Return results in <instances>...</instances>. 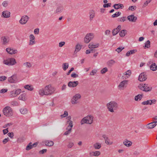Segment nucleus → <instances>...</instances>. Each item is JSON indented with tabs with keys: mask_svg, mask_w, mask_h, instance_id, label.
I'll return each mask as SVG.
<instances>
[{
	"mask_svg": "<svg viewBox=\"0 0 157 157\" xmlns=\"http://www.w3.org/2000/svg\"><path fill=\"white\" fill-rule=\"evenodd\" d=\"M55 91L54 88L50 85L46 86L44 89H40L39 91V94L41 95H48L52 94Z\"/></svg>",
	"mask_w": 157,
	"mask_h": 157,
	"instance_id": "obj_1",
	"label": "nucleus"
},
{
	"mask_svg": "<svg viewBox=\"0 0 157 157\" xmlns=\"http://www.w3.org/2000/svg\"><path fill=\"white\" fill-rule=\"evenodd\" d=\"M3 113L6 116L9 117L13 116V111L10 107L7 106L3 109Z\"/></svg>",
	"mask_w": 157,
	"mask_h": 157,
	"instance_id": "obj_2",
	"label": "nucleus"
},
{
	"mask_svg": "<svg viewBox=\"0 0 157 157\" xmlns=\"http://www.w3.org/2000/svg\"><path fill=\"white\" fill-rule=\"evenodd\" d=\"M93 117L91 115L84 117L81 121V124H83L85 123L91 124L93 123Z\"/></svg>",
	"mask_w": 157,
	"mask_h": 157,
	"instance_id": "obj_3",
	"label": "nucleus"
},
{
	"mask_svg": "<svg viewBox=\"0 0 157 157\" xmlns=\"http://www.w3.org/2000/svg\"><path fill=\"white\" fill-rule=\"evenodd\" d=\"M107 106L109 111L113 112L118 107L117 104L114 101H111L107 104Z\"/></svg>",
	"mask_w": 157,
	"mask_h": 157,
	"instance_id": "obj_4",
	"label": "nucleus"
},
{
	"mask_svg": "<svg viewBox=\"0 0 157 157\" xmlns=\"http://www.w3.org/2000/svg\"><path fill=\"white\" fill-rule=\"evenodd\" d=\"M139 87L141 90L145 92L150 91L152 89V87L149 86L148 84H140Z\"/></svg>",
	"mask_w": 157,
	"mask_h": 157,
	"instance_id": "obj_5",
	"label": "nucleus"
},
{
	"mask_svg": "<svg viewBox=\"0 0 157 157\" xmlns=\"http://www.w3.org/2000/svg\"><path fill=\"white\" fill-rule=\"evenodd\" d=\"M3 63L8 65H13L16 63L15 59L13 58H8L3 61Z\"/></svg>",
	"mask_w": 157,
	"mask_h": 157,
	"instance_id": "obj_6",
	"label": "nucleus"
},
{
	"mask_svg": "<svg viewBox=\"0 0 157 157\" xmlns=\"http://www.w3.org/2000/svg\"><path fill=\"white\" fill-rule=\"evenodd\" d=\"M93 34L90 33L87 34L84 38V41L86 43H88L93 38Z\"/></svg>",
	"mask_w": 157,
	"mask_h": 157,
	"instance_id": "obj_7",
	"label": "nucleus"
},
{
	"mask_svg": "<svg viewBox=\"0 0 157 157\" xmlns=\"http://www.w3.org/2000/svg\"><path fill=\"white\" fill-rule=\"evenodd\" d=\"M9 82L11 83H16L18 82V79L16 75H12L8 78Z\"/></svg>",
	"mask_w": 157,
	"mask_h": 157,
	"instance_id": "obj_8",
	"label": "nucleus"
},
{
	"mask_svg": "<svg viewBox=\"0 0 157 157\" xmlns=\"http://www.w3.org/2000/svg\"><path fill=\"white\" fill-rule=\"evenodd\" d=\"M147 75L145 72H143L141 73L139 76L138 80L140 81H145L147 78Z\"/></svg>",
	"mask_w": 157,
	"mask_h": 157,
	"instance_id": "obj_9",
	"label": "nucleus"
},
{
	"mask_svg": "<svg viewBox=\"0 0 157 157\" xmlns=\"http://www.w3.org/2000/svg\"><path fill=\"white\" fill-rule=\"evenodd\" d=\"M29 18V17L27 15L23 16L19 21L20 23L22 25L25 24L26 23Z\"/></svg>",
	"mask_w": 157,
	"mask_h": 157,
	"instance_id": "obj_10",
	"label": "nucleus"
},
{
	"mask_svg": "<svg viewBox=\"0 0 157 157\" xmlns=\"http://www.w3.org/2000/svg\"><path fill=\"white\" fill-rule=\"evenodd\" d=\"M102 137L104 139L105 143L107 144L111 145L113 144V142L111 141L110 139L105 135H102Z\"/></svg>",
	"mask_w": 157,
	"mask_h": 157,
	"instance_id": "obj_11",
	"label": "nucleus"
},
{
	"mask_svg": "<svg viewBox=\"0 0 157 157\" xmlns=\"http://www.w3.org/2000/svg\"><path fill=\"white\" fill-rule=\"evenodd\" d=\"M6 51L8 53L11 55L15 54L17 52V51L16 49L14 50L11 48H7Z\"/></svg>",
	"mask_w": 157,
	"mask_h": 157,
	"instance_id": "obj_12",
	"label": "nucleus"
},
{
	"mask_svg": "<svg viewBox=\"0 0 157 157\" xmlns=\"http://www.w3.org/2000/svg\"><path fill=\"white\" fill-rule=\"evenodd\" d=\"M21 92V90L20 89H17L15 91L13 90L11 92V97H15L16 96L20 94Z\"/></svg>",
	"mask_w": 157,
	"mask_h": 157,
	"instance_id": "obj_13",
	"label": "nucleus"
},
{
	"mask_svg": "<svg viewBox=\"0 0 157 157\" xmlns=\"http://www.w3.org/2000/svg\"><path fill=\"white\" fill-rule=\"evenodd\" d=\"M157 121H154L147 124V128L151 129L154 128L157 125Z\"/></svg>",
	"mask_w": 157,
	"mask_h": 157,
	"instance_id": "obj_14",
	"label": "nucleus"
},
{
	"mask_svg": "<svg viewBox=\"0 0 157 157\" xmlns=\"http://www.w3.org/2000/svg\"><path fill=\"white\" fill-rule=\"evenodd\" d=\"M78 82L77 81H70L68 83V86L69 87H74L77 86L78 84Z\"/></svg>",
	"mask_w": 157,
	"mask_h": 157,
	"instance_id": "obj_15",
	"label": "nucleus"
},
{
	"mask_svg": "<svg viewBox=\"0 0 157 157\" xmlns=\"http://www.w3.org/2000/svg\"><path fill=\"white\" fill-rule=\"evenodd\" d=\"M128 19L130 21L132 22H135L137 19V17L134 16L133 15H131L128 16L127 17Z\"/></svg>",
	"mask_w": 157,
	"mask_h": 157,
	"instance_id": "obj_16",
	"label": "nucleus"
},
{
	"mask_svg": "<svg viewBox=\"0 0 157 157\" xmlns=\"http://www.w3.org/2000/svg\"><path fill=\"white\" fill-rule=\"evenodd\" d=\"M10 13L7 11H4L2 13V17L5 18H8L10 17Z\"/></svg>",
	"mask_w": 157,
	"mask_h": 157,
	"instance_id": "obj_17",
	"label": "nucleus"
},
{
	"mask_svg": "<svg viewBox=\"0 0 157 157\" xmlns=\"http://www.w3.org/2000/svg\"><path fill=\"white\" fill-rule=\"evenodd\" d=\"M44 143L46 146L48 147L52 146L54 144V142L53 141L49 140H45L44 141Z\"/></svg>",
	"mask_w": 157,
	"mask_h": 157,
	"instance_id": "obj_18",
	"label": "nucleus"
},
{
	"mask_svg": "<svg viewBox=\"0 0 157 157\" xmlns=\"http://www.w3.org/2000/svg\"><path fill=\"white\" fill-rule=\"evenodd\" d=\"M1 39L2 42L3 44L5 45L8 43L9 41V39L8 37L3 36L1 37Z\"/></svg>",
	"mask_w": 157,
	"mask_h": 157,
	"instance_id": "obj_19",
	"label": "nucleus"
},
{
	"mask_svg": "<svg viewBox=\"0 0 157 157\" xmlns=\"http://www.w3.org/2000/svg\"><path fill=\"white\" fill-rule=\"evenodd\" d=\"M123 144L126 146L129 147L132 145V143L131 141L126 139L124 141Z\"/></svg>",
	"mask_w": 157,
	"mask_h": 157,
	"instance_id": "obj_20",
	"label": "nucleus"
},
{
	"mask_svg": "<svg viewBox=\"0 0 157 157\" xmlns=\"http://www.w3.org/2000/svg\"><path fill=\"white\" fill-rule=\"evenodd\" d=\"M137 52L136 49H133L130 50L128 51L126 54V56H129L131 54H133Z\"/></svg>",
	"mask_w": 157,
	"mask_h": 157,
	"instance_id": "obj_21",
	"label": "nucleus"
},
{
	"mask_svg": "<svg viewBox=\"0 0 157 157\" xmlns=\"http://www.w3.org/2000/svg\"><path fill=\"white\" fill-rule=\"evenodd\" d=\"M63 10V7L62 6H59L57 7L55 13H61Z\"/></svg>",
	"mask_w": 157,
	"mask_h": 157,
	"instance_id": "obj_22",
	"label": "nucleus"
},
{
	"mask_svg": "<svg viewBox=\"0 0 157 157\" xmlns=\"http://www.w3.org/2000/svg\"><path fill=\"white\" fill-rule=\"evenodd\" d=\"M99 45V44L98 43L96 44H94L93 43H90L88 47L90 48L94 49L95 48H98Z\"/></svg>",
	"mask_w": 157,
	"mask_h": 157,
	"instance_id": "obj_23",
	"label": "nucleus"
},
{
	"mask_svg": "<svg viewBox=\"0 0 157 157\" xmlns=\"http://www.w3.org/2000/svg\"><path fill=\"white\" fill-rule=\"evenodd\" d=\"M128 82L127 80H124L121 82L118 86L119 87H124L125 85L127 84Z\"/></svg>",
	"mask_w": 157,
	"mask_h": 157,
	"instance_id": "obj_24",
	"label": "nucleus"
},
{
	"mask_svg": "<svg viewBox=\"0 0 157 157\" xmlns=\"http://www.w3.org/2000/svg\"><path fill=\"white\" fill-rule=\"evenodd\" d=\"M150 68L152 71H155L157 70V66L156 64L155 63H152L150 66Z\"/></svg>",
	"mask_w": 157,
	"mask_h": 157,
	"instance_id": "obj_25",
	"label": "nucleus"
},
{
	"mask_svg": "<svg viewBox=\"0 0 157 157\" xmlns=\"http://www.w3.org/2000/svg\"><path fill=\"white\" fill-rule=\"evenodd\" d=\"M10 103L11 105L13 106H17L19 105L20 103L18 100H17V101H11Z\"/></svg>",
	"mask_w": 157,
	"mask_h": 157,
	"instance_id": "obj_26",
	"label": "nucleus"
},
{
	"mask_svg": "<svg viewBox=\"0 0 157 157\" xmlns=\"http://www.w3.org/2000/svg\"><path fill=\"white\" fill-rule=\"evenodd\" d=\"M101 154V152L99 151H93L92 152H90V155H92L93 156H98Z\"/></svg>",
	"mask_w": 157,
	"mask_h": 157,
	"instance_id": "obj_27",
	"label": "nucleus"
},
{
	"mask_svg": "<svg viewBox=\"0 0 157 157\" xmlns=\"http://www.w3.org/2000/svg\"><path fill=\"white\" fill-rule=\"evenodd\" d=\"M115 63V61L113 59H111L107 62V64L109 66L111 67Z\"/></svg>",
	"mask_w": 157,
	"mask_h": 157,
	"instance_id": "obj_28",
	"label": "nucleus"
},
{
	"mask_svg": "<svg viewBox=\"0 0 157 157\" xmlns=\"http://www.w3.org/2000/svg\"><path fill=\"white\" fill-rule=\"evenodd\" d=\"M24 88L29 90L32 91L33 90V86L30 85H27L24 86Z\"/></svg>",
	"mask_w": 157,
	"mask_h": 157,
	"instance_id": "obj_29",
	"label": "nucleus"
},
{
	"mask_svg": "<svg viewBox=\"0 0 157 157\" xmlns=\"http://www.w3.org/2000/svg\"><path fill=\"white\" fill-rule=\"evenodd\" d=\"M93 147L95 149H99L101 147V144L98 143H96L93 145Z\"/></svg>",
	"mask_w": 157,
	"mask_h": 157,
	"instance_id": "obj_30",
	"label": "nucleus"
},
{
	"mask_svg": "<svg viewBox=\"0 0 157 157\" xmlns=\"http://www.w3.org/2000/svg\"><path fill=\"white\" fill-rule=\"evenodd\" d=\"M127 31L125 29L122 30L119 33L120 36L121 37H124L126 34Z\"/></svg>",
	"mask_w": 157,
	"mask_h": 157,
	"instance_id": "obj_31",
	"label": "nucleus"
},
{
	"mask_svg": "<svg viewBox=\"0 0 157 157\" xmlns=\"http://www.w3.org/2000/svg\"><path fill=\"white\" fill-rule=\"evenodd\" d=\"M20 112L22 114H25L27 113L28 111L27 109L22 108L20 109Z\"/></svg>",
	"mask_w": 157,
	"mask_h": 157,
	"instance_id": "obj_32",
	"label": "nucleus"
},
{
	"mask_svg": "<svg viewBox=\"0 0 157 157\" xmlns=\"http://www.w3.org/2000/svg\"><path fill=\"white\" fill-rule=\"evenodd\" d=\"M144 48H149L150 47V42L149 40H147L145 43V46H144Z\"/></svg>",
	"mask_w": 157,
	"mask_h": 157,
	"instance_id": "obj_33",
	"label": "nucleus"
},
{
	"mask_svg": "<svg viewBox=\"0 0 157 157\" xmlns=\"http://www.w3.org/2000/svg\"><path fill=\"white\" fill-rule=\"evenodd\" d=\"M81 48V45L79 44H77L76 45L75 47V52L77 53L78 52Z\"/></svg>",
	"mask_w": 157,
	"mask_h": 157,
	"instance_id": "obj_34",
	"label": "nucleus"
},
{
	"mask_svg": "<svg viewBox=\"0 0 157 157\" xmlns=\"http://www.w3.org/2000/svg\"><path fill=\"white\" fill-rule=\"evenodd\" d=\"M95 11L94 10H91L90 12V19L91 20L94 17Z\"/></svg>",
	"mask_w": 157,
	"mask_h": 157,
	"instance_id": "obj_35",
	"label": "nucleus"
},
{
	"mask_svg": "<svg viewBox=\"0 0 157 157\" xmlns=\"http://www.w3.org/2000/svg\"><path fill=\"white\" fill-rule=\"evenodd\" d=\"M63 68L64 71H66L69 67V64L67 63H64L63 64Z\"/></svg>",
	"mask_w": 157,
	"mask_h": 157,
	"instance_id": "obj_36",
	"label": "nucleus"
},
{
	"mask_svg": "<svg viewBox=\"0 0 157 157\" xmlns=\"http://www.w3.org/2000/svg\"><path fill=\"white\" fill-rule=\"evenodd\" d=\"M121 14V13L120 12H116L115 13L113 14L112 16V17L113 18L116 17L120 16Z\"/></svg>",
	"mask_w": 157,
	"mask_h": 157,
	"instance_id": "obj_37",
	"label": "nucleus"
},
{
	"mask_svg": "<svg viewBox=\"0 0 157 157\" xmlns=\"http://www.w3.org/2000/svg\"><path fill=\"white\" fill-rule=\"evenodd\" d=\"M79 99H71V102L73 104H77L79 102Z\"/></svg>",
	"mask_w": 157,
	"mask_h": 157,
	"instance_id": "obj_38",
	"label": "nucleus"
},
{
	"mask_svg": "<svg viewBox=\"0 0 157 157\" xmlns=\"http://www.w3.org/2000/svg\"><path fill=\"white\" fill-rule=\"evenodd\" d=\"M23 66L26 68H30L31 67L32 65L29 62H26L24 63Z\"/></svg>",
	"mask_w": 157,
	"mask_h": 157,
	"instance_id": "obj_39",
	"label": "nucleus"
},
{
	"mask_svg": "<svg viewBox=\"0 0 157 157\" xmlns=\"http://www.w3.org/2000/svg\"><path fill=\"white\" fill-rule=\"evenodd\" d=\"M25 139L23 137H20L17 139V141L18 143H21L25 141Z\"/></svg>",
	"mask_w": 157,
	"mask_h": 157,
	"instance_id": "obj_40",
	"label": "nucleus"
},
{
	"mask_svg": "<svg viewBox=\"0 0 157 157\" xmlns=\"http://www.w3.org/2000/svg\"><path fill=\"white\" fill-rule=\"evenodd\" d=\"M126 17H122L117 19V21L120 22H124L126 20Z\"/></svg>",
	"mask_w": 157,
	"mask_h": 157,
	"instance_id": "obj_41",
	"label": "nucleus"
},
{
	"mask_svg": "<svg viewBox=\"0 0 157 157\" xmlns=\"http://www.w3.org/2000/svg\"><path fill=\"white\" fill-rule=\"evenodd\" d=\"M124 7V6L123 4H117V10L119 9H123Z\"/></svg>",
	"mask_w": 157,
	"mask_h": 157,
	"instance_id": "obj_42",
	"label": "nucleus"
},
{
	"mask_svg": "<svg viewBox=\"0 0 157 157\" xmlns=\"http://www.w3.org/2000/svg\"><path fill=\"white\" fill-rule=\"evenodd\" d=\"M32 144L31 143H29L28 145L27 146L26 149L27 150H29L32 149L33 147V146H32L31 144Z\"/></svg>",
	"mask_w": 157,
	"mask_h": 157,
	"instance_id": "obj_43",
	"label": "nucleus"
},
{
	"mask_svg": "<svg viewBox=\"0 0 157 157\" xmlns=\"http://www.w3.org/2000/svg\"><path fill=\"white\" fill-rule=\"evenodd\" d=\"M124 48V47H121L118 48L115 50L118 53H119L121 52L123 49Z\"/></svg>",
	"mask_w": 157,
	"mask_h": 157,
	"instance_id": "obj_44",
	"label": "nucleus"
},
{
	"mask_svg": "<svg viewBox=\"0 0 157 157\" xmlns=\"http://www.w3.org/2000/svg\"><path fill=\"white\" fill-rule=\"evenodd\" d=\"M119 32V31L117 29H113L112 31L113 35V36H115Z\"/></svg>",
	"mask_w": 157,
	"mask_h": 157,
	"instance_id": "obj_45",
	"label": "nucleus"
},
{
	"mask_svg": "<svg viewBox=\"0 0 157 157\" xmlns=\"http://www.w3.org/2000/svg\"><path fill=\"white\" fill-rule=\"evenodd\" d=\"M136 6H129L128 8V10L131 11H134L136 10Z\"/></svg>",
	"mask_w": 157,
	"mask_h": 157,
	"instance_id": "obj_46",
	"label": "nucleus"
},
{
	"mask_svg": "<svg viewBox=\"0 0 157 157\" xmlns=\"http://www.w3.org/2000/svg\"><path fill=\"white\" fill-rule=\"evenodd\" d=\"M67 131L65 132L64 133V135H68L71 132V129L67 128Z\"/></svg>",
	"mask_w": 157,
	"mask_h": 157,
	"instance_id": "obj_47",
	"label": "nucleus"
},
{
	"mask_svg": "<svg viewBox=\"0 0 157 157\" xmlns=\"http://www.w3.org/2000/svg\"><path fill=\"white\" fill-rule=\"evenodd\" d=\"M68 116V112L67 111H64V113L61 115L62 118Z\"/></svg>",
	"mask_w": 157,
	"mask_h": 157,
	"instance_id": "obj_48",
	"label": "nucleus"
},
{
	"mask_svg": "<svg viewBox=\"0 0 157 157\" xmlns=\"http://www.w3.org/2000/svg\"><path fill=\"white\" fill-rule=\"evenodd\" d=\"M108 71V69L106 67H105L103 68V69H102L101 71V73L102 74H104L106 72H107Z\"/></svg>",
	"mask_w": 157,
	"mask_h": 157,
	"instance_id": "obj_49",
	"label": "nucleus"
},
{
	"mask_svg": "<svg viewBox=\"0 0 157 157\" xmlns=\"http://www.w3.org/2000/svg\"><path fill=\"white\" fill-rule=\"evenodd\" d=\"M68 123L69 125L67 128L71 129L73 127L72 121H70Z\"/></svg>",
	"mask_w": 157,
	"mask_h": 157,
	"instance_id": "obj_50",
	"label": "nucleus"
},
{
	"mask_svg": "<svg viewBox=\"0 0 157 157\" xmlns=\"http://www.w3.org/2000/svg\"><path fill=\"white\" fill-rule=\"evenodd\" d=\"M111 5V3H106L103 5V7L104 8H108L110 7Z\"/></svg>",
	"mask_w": 157,
	"mask_h": 157,
	"instance_id": "obj_51",
	"label": "nucleus"
},
{
	"mask_svg": "<svg viewBox=\"0 0 157 157\" xmlns=\"http://www.w3.org/2000/svg\"><path fill=\"white\" fill-rule=\"evenodd\" d=\"M47 150L46 149H44L40 151L39 152V153L40 154H43L44 153H46L47 152Z\"/></svg>",
	"mask_w": 157,
	"mask_h": 157,
	"instance_id": "obj_52",
	"label": "nucleus"
},
{
	"mask_svg": "<svg viewBox=\"0 0 157 157\" xmlns=\"http://www.w3.org/2000/svg\"><path fill=\"white\" fill-rule=\"evenodd\" d=\"M74 145V143L73 142H69L67 145L68 148H70L72 147Z\"/></svg>",
	"mask_w": 157,
	"mask_h": 157,
	"instance_id": "obj_53",
	"label": "nucleus"
},
{
	"mask_svg": "<svg viewBox=\"0 0 157 157\" xmlns=\"http://www.w3.org/2000/svg\"><path fill=\"white\" fill-rule=\"evenodd\" d=\"M97 72V70L96 69L93 70L90 73V75H93L95 74H96Z\"/></svg>",
	"mask_w": 157,
	"mask_h": 157,
	"instance_id": "obj_54",
	"label": "nucleus"
},
{
	"mask_svg": "<svg viewBox=\"0 0 157 157\" xmlns=\"http://www.w3.org/2000/svg\"><path fill=\"white\" fill-rule=\"evenodd\" d=\"M81 96L80 94H77L73 96V98H81Z\"/></svg>",
	"mask_w": 157,
	"mask_h": 157,
	"instance_id": "obj_55",
	"label": "nucleus"
},
{
	"mask_svg": "<svg viewBox=\"0 0 157 157\" xmlns=\"http://www.w3.org/2000/svg\"><path fill=\"white\" fill-rule=\"evenodd\" d=\"M150 100H147V101H144L142 103V104L144 105H147L148 104L150 105Z\"/></svg>",
	"mask_w": 157,
	"mask_h": 157,
	"instance_id": "obj_56",
	"label": "nucleus"
},
{
	"mask_svg": "<svg viewBox=\"0 0 157 157\" xmlns=\"http://www.w3.org/2000/svg\"><path fill=\"white\" fill-rule=\"evenodd\" d=\"M151 2V0H147L144 2L143 6L145 7L148 4Z\"/></svg>",
	"mask_w": 157,
	"mask_h": 157,
	"instance_id": "obj_57",
	"label": "nucleus"
},
{
	"mask_svg": "<svg viewBox=\"0 0 157 157\" xmlns=\"http://www.w3.org/2000/svg\"><path fill=\"white\" fill-rule=\"evenodd\" d=\"M8 136L11 138H13V132H9L8 133Z\"/></svg>",
	"mask_w": 157,
	"mask_h": 157,
	"instance_id": "obj_58",
	"label": "nucleus"
},
{
	"mask_svg": "<svg viewBox=\"0 0 157 157\" xmlns=\"http://www.w3.org/2000/svg\"><path fill=\"white\" fill-rule=\"evenodd\" d=\"M71 76L72 77L75 78L78 77V75L76 74L75 73H73L71 74Z\"/></svg>",
	"mask_w": 157,
	"mask_h": 157,
	"instance_id": "obj_59",
	"label": "nucleus"
},
{
	"mask_svg": "<svg viewBox=\"0 0 157 157\" xmlns=\"http://www.w3.org/2000/svg\"><path fill=\"white\" fill-rule=\"evenodd\" d=\"M131 74V71L130 70H129L127 71L126 72H125L124 75H128V76H130V75Z\"/></svg>",
	"mask_w": 157,
	"mask_h": 157,
	"instance_id": "obj_60",
	"label": "nucleus"
},
{
	"mask_svg": "<svg viewBox=\"0 0 157 157\" xmlns=\"http://www.w3.org/2000/svg\"><path fill=\"white\" fill-rule=\"evenodd\" d=\"M65 42L64 41H62L59 43V46L60 47H61L64 45Z\"/></svg>",
	"mask_w": 157,
	"mask_h": 157,
	"instance_id": "obj_61",
	"label": "nucleus"
},
{
	"mask_svg": "<svg viewBox=\"0 0 157 157\" xmlns=\"http://www.w3.org/2000/svg\"><path fill=\"white\" fill-rule=\"evenodd\" d=\"M39 29L38 28H36L34 29V33L36 34H38L39 33Z\"/></svg>",
	"mask_w": 157,
	"mask_h": 157,
	"instance_id": "obj_62",
	"label": "nucleus"
},
{
	"mask_svg": "<svg viewBox=\"0 0 157 157\" xmlns=\"http://www.w3.org/2000/svg\"><path fill=\"white\" fill-rule=\"evenodd\" d=\"M9 140V138H5L3 140L2 142L3 144H5Z\"/></svg>",
	"mask_w": 157,
	"mask_h": 157,
	"instance_id": "obj_63",
	"label": "nucleus"
},
{
	"mask_svg": "<svg viewBox=\"0 0 157 157\" xmlns=\"http://www.w3.org/2000/svg\"><path fill=\"white\" fill-rule=\"evenodd\" d=\"M6 77L5 76H2L0 77V81H3L6 80Z\"/></svg>",
	"mask_w": 157,
	"mask_h": 157,
	"instance_id": "obj_64",
	"label": "nucleus"
}]
</instances>
